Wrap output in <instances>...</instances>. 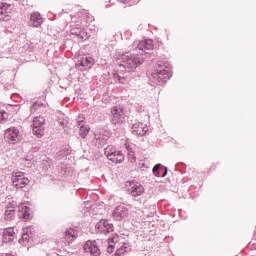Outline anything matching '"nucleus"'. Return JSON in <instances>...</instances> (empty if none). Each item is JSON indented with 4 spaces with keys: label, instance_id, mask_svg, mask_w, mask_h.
Instances as JSON below:
<instances>
[{
    "label": "nucleus",
    "instance_id": "f257e3e1",
    "mask_svg": "<svg viewBox=\"0 0 256 256\" xmlns=\"http://www.w3.org/2000/svg\"><path fill=\"white\" fill-rule=\"evenodd\" d=\"M132 47L133 51L138 54L125 52L119 59L120 67H124L126 71H135L139 65H143V61H145L147 57H151V54L146 51H153V40L135 41Z\"/></svg>",
    "mask_w": 256,
    "mask_h": 256
},
{
    "label": "nucleus",
    "instance_id": "f03ea898",
    "mask_svg": "<svg viewBox=\"0 0 256 256\" xmlns=\"http://www.w3.org/2000/svg\"><path fill=\"white\" fill-rule=\"evenodd\" d=\"M171 77H173L171 63L160 60L154 64L150 78L152 83H167Z\"/></svg>",
    "mask_w": 256,
    "mask_h": 256
},
{
    "label": "nucleus",
    "instance_id": "7ed1b4c3",
    "mask_svg": "<svg viewBox=\"0 0 256 256\" xmlns=\"http://www.w3.org/2000/svg\"><path fill=\"white\" fill-rule=\"evenodd\" d=\"M70 33L71 35H75L80 41H87L89 38V33L85 28H81L83 25V20H78L77 17L70 16Z\"/></svg>",
    "mask_w": 256,
    "mask_h": 256
},
{
    "label": "nucleus",
    "instance_id": "20e7f679",
    "mask_svg": "<svg viewBox=\"0 0 256 256\" xmlns=\"http://www.w3.org/2000/svg\"><path fill=\"white\" fill-rule=\"evenodd\" d=\"M104 155L107 157L108 161H111L116 165L125 161V155H123V152H121V150H117V148L113 146L106 147L104 149Z\"/></svg>",
    "mask_w": 256,
    "mask_h": 256
},
{
    "label": "nucleus",
    "instance_id": "39448f33",
    "mask_svg": "<svg viewBox=\"0 0 256 256\" xmlns=\"http://www.w3.org/2000/svg\"><path fill=\"white\" fill-rule=\"evenodd\" d=\"M111 137V132L109 130L100 128L94 134V139L92 140V145L97 147V149L103 147L107 143L108 139Z\"/></svg>",
    "mask_w": 256,
    "mask_h": 256
},
{
    "label": "nucleus",
    "instance_id": "423d86ee",
    "mask_svg": "<svg viewBox=\"0 0 256 256\" xmlns=\"http://www.w3.org/2000/svg\"><path fill=\"white\" fill-rule=\"evenodd\" d=\"M12 185L16 189H23L29 185V178L23 172H13L11 177Z\"/></svg>",
    "mask_w": 256,
    "mask_h": 256
},
{
    "label": "nucleus",
    "instance_id": "0eeeda50",
    "mask_svg": "<svg viewBox=\"0 0 256 256\" xmlns=\"http://www.w3.org/2000/svg\"><path fill=\"white\" fill-rule=\"evenodd\" d=\"M126 187H128V193L132 197H141L145 193V187L136 180L126 181Z\"/></svg>",
    "mask_w": 256,
    "mask_h": 256
},
{
    "label": "nucleus",
    "instance_id": "6e6552de",
    "mask_svg": "<svg viewBox=\"0 0 256 256\" xmlns=\"http://www.w3.org/2000/svg\"><path fill=\"white\" fill-rule=\"evenodd\" d=\"M4 139L6 143H10L11 145H15L21 141V132L19 129L15 127H10L6 129L4 133Z\"/></svg>",
    "mask_w": 256,
    "mask_h": 256
},
{
    "label": "nucleus",
    "instance_id": "1a4fd4ad",
    "mask_svg": "<svg viewBox=\"0 0 256 256\" xmlns=\"http://www.w3.org/2000/svg\"><path fill=\"white\" fill-rule=\"evenodd\" d=\"M32 127L34 135L40 139L45 134V118L41 116L35 117Z\"/></svg>",
    "mask_w": 256,
    "mask_h": 256
},
{
    "label": "nucleus",
    "instance_id": "9d476101",
    "mask_svg": "<svg viewBox=\"0 0 256 256\" xmlns=\"http://www.w3.org/2000/svg\"><path fill=\"white\" fill-rule=\"evenodd\" d=\"M111 113H112V123L114 125H121V123H124L125 110L123 109V106L121 105L114 106L111 110Z\"/></svg>",
    "mask_w": 256,
    "mask_h": 256
},
{
    "label": "nucleus",
    "instance_id": "9b49d317",
    "mask_svg": "<svg viewBox=\"0 0 256 256\" xmlns=\"http://www.w3.org/2000/svg\"><path fill=\"white\" fill-rule=\"evenodd\" d=\"M93 65H95L93 57L84 55L78 59L76 68L79 69V71H88Z\"/></svg>",
    "mask_w": 256,
    "mask_h": 256
},
{
    "label": "nucleus",
    "instance_id": "f8f14e48",
    "mask_svg": "<svg viewBox=\"0 0 256 256\" xmlns=\"http://www.w3.org/2000/svg\"><path fill=\"white\" fill-rule=\"evenodd\" d=\"M95 229L97 233H100L101 235H107V233H113L114 227L113 223L109 220H100L96 225Z\"/></svg>",
    "mask_w": 256,
    "mask_h": 256
},
{
    "label": "nucleus",
    "instance_id": "ddd939ff",
    "mask_svg": "<svg viewBox=\"0 0 256 256\" xmlns=\"http://www.w3.org/2000/svg\"><path fill=\"white\" fill-rule=\"evenodd\" d=\"M83 249L87 255L90 256H101V249H99V246L97 245V241L95 240H88L84 246Z\"/></svg>",
    "mask_w": 256,
    "mask_h": 256
},
{
    "label": "nucleus",
    "instance_id": "4468645a",
    "mask_svg": "<svg viewBox=\"0 0 256 256\" xmlns=\"http://www.w3.org/2000/svg\"><path fill=\"white\" fill-rule=\"evenodd\" d=\"M13 11V5L1 2L0 3V21H9L11 19V13Z\"/></svg>",
    "mask_w": 256,
    "mask_h": 256
},
{
    "label": "nucleus",
    "instance_id": "2eb2a0df",
    "mask_svg": "<svg viewBox=\"0 0 256 256\" xmlns=\"http://www.w3.org/2000/svg\"><path fill=\"white\" fill-rule=\"evenodd\" d=\"M73 17H76L78 21H82V25H87V23H93V21H95V17H93L87 10H82Z\"/></svg>",
    "mask_w": 256,
    "mask_h": 256
},
{
    "label": "nucleus",
    "instance_id": "dca6fc26",
    "mask_svg": "<svg viewBox=\"0 0 256 256\" xmlns=\"http://www.w3.org/2000/svg\"><path fill=\"white\" fill-rule=\"evenodd\" d=\"M147 131H149V128H147V125L143 124V122H137L132 125L133 135H138V137H144V135H147Z\"/></svg>",
    "mask_w": 256,
    "mask_h": 256
},
{
    "label": "nucleus",
    "instance_id": "f3484780",
    "mask_svg": "<svg viewBox=\"0 0 256 256\" xmlns=\"http://www.w3.org/2000/svg\"><path fill=\"white\" fill-rule=\"evenodd\" d=\"M31 239H33V227L23 228L21 239H19L20 245H27Z\"/></svg>",
    "mask_w": 256,
    "mask_h": 256
},
{
    "label": "nucleus",
    "instance_id": "a211bd4d",
    "mask_svg": "<svg viewBox=\"0 0 256 256\" xmlns=\"http://www.w3.org/2000/svg\"><path fill=\"white\" fill-rule=\"evenodd\" d=\"M112 215L116 221H121V219H125L129 215V209L125 206H117Z\"/></svg>",
    "mask_w": 256,
    "mask_h": 256
},
{
    "label": "nucleus",
    "instance_id": "6ab92c4d",
    "mask_svg": "<svg viewBox=\"0 0 256 256\" xmlns=\"http://www.w3.org/2000/svg\"><path fill=\"white\" fill-rule=\"evenodd\" d=\"M15 241V229L5 228L2 232V243H13Z\"/></svg>",
    "mask_w": 256,
    "mask_h": 256
},
{
    "label": "nucleus",
    "instance_id": "aec40b11",
    "mask_svg": "<svg viewBox=\"0 0 256 256\" xmlns=\"http://www.w3.org/2000/svg\"><path fill=\"white\" fill-rule=\"evenodd\" d=\"M28 25L30 27H39L40 25H43V16H41V13L33 12L30 15Z\"/></svg>",
    "mask_w": 256,
    "mask_h": 256
},
{
    "label": "nucleus",
    "instance_id": "412c9836",
    "mask_svg": "<svg viewBox=\"0 0 256 256\" xmlns=\"http://www.w3.org/2000/svg\"><path fill=\"white\" fill-rule=\"evenodd\" d=\"M152 173L155 177H167L168 169L162 164H156L152 169Z\"/></svg>",
    "mask_w": 256,
    "mask_h": 256
},
{
    "label": "nucleus",
    "instance_id": "4be33fe9",
    "mask_svg": "<svg viewBox=\"0 0 256 256\" xmlns=\"http://www.w3.org/2000/svg\"><path fill=\"white\" fill-rule=\"evenodd\" d=\"M119 243V235L113 234L108 239L107 253L111 254L115 250V245Z\"/></svg>",
    "mask_w": 256,
    "mask_h": 256
},
{
    "label": "nucleus",
    "instance_id": "5701e85b",
    "mask_svg": "<svg viewBox=\"0 0 256 256\" xmlns=\"http://www.w3.org/2000/svg\"><path fill=\"white\" fill-rule=\"evenodd\" d=\"M64 238L67 243H73L77 239V230L73 228L67 229L64 233Z\"/></svg>",
    "mask_w": 256,
    "mask_h": 256
},
{
    "label": "nucleus",
    "instance_id": "b1692460",
    "mask_svg": "<svg viewBox=\"0 0 256 256\" xmlns=\"http://www.w3.org/2000/svg\"><path fill=\"white\" fill-rule=\"evenodd\" d=\"M131 253V246L129 244L124 243L120 248H118L114 254V256H127Z\"/></svg>",
    "mask_w": 256,
    "mask_h": 256
},
{
    "label": "nucleus",
    "instance_id": "393cba45",
    "mask_svg": "<svg viewBox=\"0 0 256 256\" xmlns=\"http://www.w3.org/2000/svg\"><path fill=\"white\" fill-rule=\"evenodd\" d=\"M4 219L6 221H13V219H15V207L7 208L5 210Z\"/></svg>",
    "mask_w": 256,
    "mask_h": 256
},
{
    "label": "nucleus",
    "instance_id": "a878e982",
    "mask_svg": "<svg viewBox=\"0 0 256 256\" xmlns=\"http://www.w3.org/2000/svg\"><path fill=\"white\" fill-rule=\"evenodd\" d=\"M78 127L80 128V131H79L80 137H82V139H85V137L89 135L90 128L88 126H85V124Z\"/></svg>",
    "mask_w": 256,
    "mask_h": 256
},
{
    "label": "nucleus",
    "instance_id": "bb28decb",
    "mask_svg": "<svg viewBox=\"0 0 256 256\" xmlns=\"http://www.w3.org/2000/svg\"><path fill=\"white\" fill-rule=\"evenodd\" d=\"M45 107V104L43 102H34L30 111L31 113H35L36 111H39V109H43Z\"/></svg>",
    "mask_w": 256,
    "mask_h": 256
},
{
    "label": "nucleus",
    "instance_id": "cd10ccee",
    "mask_svg": "<svg viewBox=\"0 0 256 256\" xmlns=\"http://www.w3.org/2000/svg\"><path fill=\"white\" fill-rule=\"evenodd\" d=\"M69 153V149H62L56 153V159H63V157H67Z\"/></svg>",
    "mask_w": 256,
    "mask_h": 256
},
{
    "label": "nucleus",
    "instance_id": "c85d7f7f",
    "mask_svg": "<svg viewBox=\"0 0 256 256\" xmlns=\"http://www.w3.org/2000/svg\"><path fill=\"white\" fill-rule=\"evenodd\" d=\"M114 80L116 81V83H127V78L120 76L119 74H114Z\"/></svg>",
    "mask_w": 256,
    "mask_h": 256
},
{
    "label": "nucleus",
    "instance_id": "c756f323",
    "mask_svg": "<svg viewBox=\"0 0 256 256\" xmlns=\"http://www.w3.org/2000/svg\"><path fill=\"white\" fill-rule=\"evenodd\" d=\"M8 117H9V114H7V112H5V110L0 108V123L7 121Z\"/></svg>",
    "mask_w": 256,
    "mask_h": 256
},
{
    "label": "nucleus",
    "instance_id": "7c9ffc66",
    "mask_svg": "<svg viewBox=\"0 0 256 256\" xmlns=\"http://www.w3.org/2000/svg\"><path fill=\"white\" fill-rule=\"evenodd\" d=\"M85 117L84 116H79L77 119V125L78 127H81V125H85Z\"/></svg>",
    "mask_w": 256,
    "mask_h": 256
},
{
    "label": "nucleus",
    "instance_id": "2f4dec72",
    "mask_svg": "<svg viewBox=\"0 0 256 256\" xmlns=\"http://www.w3.org/2000/svg\"><path fill=\"white\" fill-rule=\"evenodd\" d=\"M23 217H24L25 219H29V217H31V209L26 208V209L24 210V212H23Z\"/></svg>",
    "mask_w": 256,
    "mask_h": 256
},
{
    "label": "nucleus",
    "instance_id": "473e14b6",
    "mask_svg": "<svg viewBox=\"0 0 256 256\" xmlns=\"http://www.w3.org/2000/svg\"><path fill=\"white\" fill-rule=\"evenodd\" d=\"M133 155H134L133 152L128 153V159H129L130 163H135V156H133Z\"/></svg>",
    "mask_w": 256,
    "mask_h": 256
},
{
    "label": "nucleus",
    "instance_id": "72a5a7b5",
    "mask_svg": "<svg viewBox=\"0 0 256 256\" xmlns=\"http://www.w3.org/2000/svg\"><path fill=\"white\" fill-rule=\"evenodd\" d=\"M120 1V3H129V1H131V0H119Z\"/></svg>",
    "mask_w": 256,
    "mask_h": 256
}]
</instances>
